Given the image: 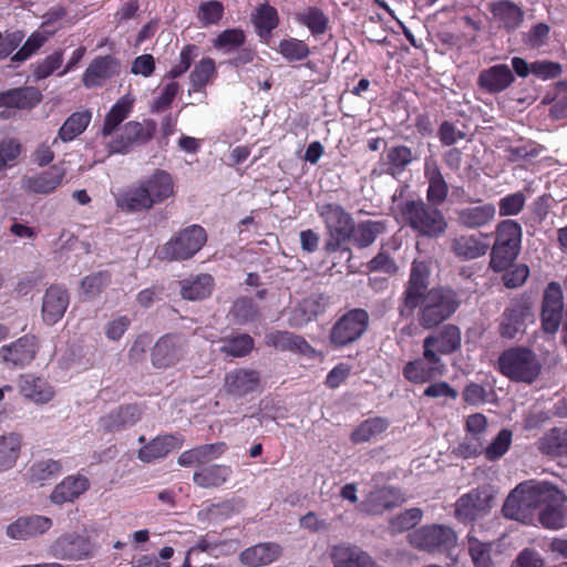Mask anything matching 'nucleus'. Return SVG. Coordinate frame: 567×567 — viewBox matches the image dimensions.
<instances>
[{
  "label": "nucleus",
  "instance_id": "052dcab7",
  "mask_svg": "<svg viewBox=\"0 0 567 567\" xmlns=\"http://www.w3.org/2000/svg\"><path fill=\"white\" fill-rule=\"evenodd\" d=\"M423 517V512L420 508H409L396 516L390 522V527L393 533H402L416 526Z\"/></svg>",
  "mask_w": 567,
  "mask_h": 567
},
{
  "label": "nucleus",
  "instance_id": "0eeeda50",
  "mask_svg": "<svg viewBox=\"0 0 567 567\" xmlns=\"http://www.w3.org/2000/svg\"><path fill=\"white\" fill-rule=\"evenodd\" d=\"M409 543L429 553L450 554L457 544L455 532L446 525H426L408 535Z\"/></svg>",
  "mask_w": 567,
  "mask_h": 567
},
{
  "label": "nucleus",
  "instance_id": "7c9ffc66",
  "mask_svg": "<svg viewBox=\"0 0 567 567\" xmlns=\"http://www.w3.org/2000/svg\"><path fill=\"white\" fill-rule=\"evenodd\" d=\"M228 63L237 69L239 78L248 84H251L255 78L258 79L266 72L256 52L249 48H239L236 55Z\"/></svg>",
  "mask_w": 567,
  "mask_h": 567
},
{
  "label": "nucleus",
  "instance_id": "ea45409f",
  "mask_svg": "<svg viewBox=\"0 0 567 567\" xmlns=\"http://www.w3.org/2000/svg\"><path fill=\"white\" fill-rule=\"evenodd\" d=\"M141 419V411L136 405H124L110 412L100 420V425L106 431L115 432L134 425Z\"/></svg>",
  "mask_w": 567,
  "mask_h": 567
},
{
  "label": "nucleus",
  "instance_id": "aec40b11",
  "mask_svg": "<svg viewBox=\"0 0 567 567\" xmlns=\"http://www.w3.org/2000/svg\"><path fill=\"white\" fill-rule=\"evenodd\" d=\"M66 174L63 165H52L48 169L22 179V188L29 194L48 195L62 184Z\"/></svg>",
  "mask_w": 567,
  "mask_h": 567
},
{
  "label": "nucleus",
  "instance_id": "f257e3e1",
  "mask_svg": "<svg viewBox=\"0 0 567 567\" xmlns=\"http://www.w3.org/2000/svg\"><path fill=\"white\" fill-rule=\"evenodd\" d=\"M566 496L554 484L546 481H526L518 484L507 496L503 506L506 517L528 523L534 514L548 529H560L566 525Z\"/></svg>",
  "mask_w": 567,
  "mask_h": 567
},
{
  "label": "nucleus",
  "instance_id": "4c0bfd02",
  "mask_svg": "<svg viewBox=\"0 0 567 567\" xmlns=\"http://www.w3.org/2000/svg\"><path fill=\"white\" fill-rule=\"evenodd\" d=\"M402 502H404V498L399 489L384 486L372 491L367 501L362 504V507L370 514H381L385 509L396 506Z\"/></svg>",
  "mask_w": 567,
  "mask_h": 567
},
{
  "label": "nucleus",
  "instance_id": "72a5a7b5",
  "mask_svg": "<svg viewBox=\"0 0 567 567\" xmlns=\"http://www.w3.org/2000/svg\"><path fill=\"white\" fill-rule=\"evenodd\" d=\"M486 239L487 235L482 233L461 235L453 240L452 249L460 258L476 259L487 252L489 244Z\"/></svg>",
  "mask_w": 567,
  "mask_h": 567
},
{
  "label": "nucleus",
  "instance_id": "dca6fc26",
  "mask_svg": "<svg viewBox=\"0 0 567 567\" xmlns=\"http://www.w3.org/2000/svg\"><path fill=\"white\" fill-rule=\"evenodd\" d=\"M39 351L38 339L34 336L25 334L14 342L0 348V359L13 368H24L29 365Z\"/></svg>",
  "mask_w": 567,
  "mask_h": 567
},
{
  "label": "nucleus",
  "instance_id": "1a4fd4ad",
  "mask_svg": "<svg viewBox=\"0 0 567 567\" xmlns=\"http://www.w3.org/2000/svg\"><path fill=\"white\" fill-rule=\"evenodd\" d=\"M369 315L363 309H352L332 327L330 341L334 347H344L357 341L367 330Z\"/></svg>",
  "mask_w": 567,
  "mask_h": 567
},
{
  "label": "nucleus",
  "instance_id": "423d86ee",
  "mask_svg": "<svg viewBox=\"0 0 567 567\" xmlns=\"http://www.w3.org/2000/svg\"><path fill=\"white\" fill-rule=\"evenodd\" d=\"M317 213L322 218L329 236L326 249L328 251L338 250L352 235L353 219L351 215L337 204L318 205Z\"/></svg>",
  "mask_w": 567,
  "mask_h": 567
},
{
  "label": "nucleus",
  "instance_id": "2eb2a0df",
  "mask_svg": "<svg viewBox=\"0 0 567 567\" xmlns=\"http://www.w3.org/2000/svg\"><path fill=\"white\" fill-rule=\"evenodd\" d=\"M492 496L486 489L475 488L462 495L455 503V517L462 523H471L486 515Z\"/></svg>",
  "mask_w": 567,
  "mask_h": 567
},
{
  "label": "nucleus",
  "instance_id": "58836bf2",
  "mask_svg": "<svg viewBox=\"0 0 567 567\" xmlns=\"http://www.w3.org/2000/svg\"><path fill=\"white\" fill-rule=\"evenodd\" d=\"M134 103L135 97L131 93L123 95L116 101L104 117L101 128L103 137L111 136L117 130L120 124L130 116Z\"/></svg>",
  "mask_w": 567,
  "mask_h": 567
},
{
  "label": "nucleus",
  "instance_id": "603ef678",
  "mask_svg": "<svg viewBox=\"0 0 567 567\" xmlns=\"http://www.w3.org/2000/svg\"><path fill=\"white\" fill-rule=\"evenodd\" d=\"M277 51L288 62L302 61L310 55L309 45L296 38L282 39L278 43Z\"/></svg>",
  "mask_w": 567,
  "mask_h": 567
},
{
  "label": "nucleus",
  "instance_id": "a211bd4d",
  "mask_svg": "<svg viewBox=\"0 0 567 567\" xmlns=\"http://www.w3.org/2000/svg\"><path fill=\"white\" fill-rule=\"evenodd\" d=\"M260 388V374L254 369L239 368L224 377L223 390L230 396L240 399Z\"/></svg>",
  "mask_w": 567,
  "mask_h": 567
},
{
  "label": "nucleus",
  "instance_id": "338daca9",
  "mask_svg": "<svg viewBox=\"0 0 567 567\" xmlns=\"http://www.w3.org/2000/svg\"><path fill=\"white\" fill-rule=\"evenodd\" d=\"M506 157L511 162H518L539 154L537 145L530 141H519L507 146Z\"/></svg>",
  "mask_w": 567,
  "mask_h": 567
},
{
  "label": "nucleus",
  "instance_id": "6ab92c4d",
  "mask_svg": "<svg viewBox=\"0 0 567 567\" xmlns=\"http://www.w3.org/2000/svg\"><path fill=\"white\" fill-rule=\"evenodd\" d=\"M17 385L20 394L35 405L48 404L55 396L53 384L49 380L33 373L19 375Z\"/></svg>",
  "mask_w": 567,
  "mask_h": 567
},
{
  "label": "nucleus",
  "instance_id": "b1692460",
  "mask_svg": "<svg viewBox=\"0 0 567 567\" xmlns=\"http://www.w3.org/2000/svg\"><path fill=\"white\" fill-rule=\"evenodd\" d=\"M90 480L82 474L68 475L54 486L50 501L59 506L73 503L90 488Z\"/></svg>",
  "mask_w": 567,
  "mask_h": 567
},
{
  "label": "nucleus",
  "instance_id": "bf43d9fd",
  "mask_svg": "<svg viewBox=\"0 0 567 567\" xmlns=\"http://www.w3.org/2000/svg\"><path fill=\"white\" fill-rule=\"evenodd\" d=\"M254 348V340L249 334H238L226 341L219 348L228 355L240 358L247 355Z\"/></svg>",
  "mask_w": 567,
  "mask_h": 567
},
{
  "label": "nucleus",
  "instance_id": "4468645a",
  "mask_svg": "<svg viewBox=\"0 0 567 567\" xmlns=\"http://www.w3.org/2000/svg\"><path fill=\"white\" fill-rule=\"evenodd\" d=\"M564 311V293L561 286L551 281L547 285L542 305V326L547 333H555L561 322Z\"/></svg>",
  "mask_w": 567,
  "mask_h": 567
},
{
  "label": "nucleus",
  "instance_id": "ddd939ff",
  "mask_svg": "<svg viewBox=\"0 0 567 567\" xmlns=\"http://www.w3.org/2000/svg\"><path fill=\"white\" fill-rule=\"evenodd\" d=\"M186 354V340L182 336L166 334L157 340L152 350V364L156 369H167Z\"/></svg>",
  "mask_w": 567,
  "mask_h": 567
},
{
  "label": "nucleus",
  "instance_id": "774afa93",
  "mask_svg": "<svg viewBox=\"0 0 567 567\" xmlns=\"http://www.w3.org/2000/svg\"><path fill=\"white\" fill-rule=\"evenodd\" d=\"M526 198L523 193L509 194L499 199L498 208L501 216H515L524 208Z\"/></svg>",
  "mask_w": 567,
  "mask_h": 567
},
{
  "label": "nucleus",
  "instance_id": "a18cd8bd",
  "mask_svg": "<svg viewBox=\"0 0 567 567\" xmlns=\"http://www.w3.org/2000/svg\"><path fill=\"white\" fill-rule=\"evenodd\" d=\"M214 288V279L210 275L202 274L181 281V293L187 300H200L208 297Z\"/></svg>",
  "mask_w": 567,
  "mask_h": 567
},
{
  "label": "nucleus",
  "instance_id": "c9c22d12",
  "mask_svg": "<svg viewBox=\"0 0 567 567\" xmlns=\"http://www.w3.org/2000/svg\"><path fill=\"white\" fill-rule=\"evenodd\" d=\"M491 13L498 25L507 31L518 29L524 21V11L509 0H499L491 3Z\"/></svg>",
  "mask_w": 567,
  "mask_h": 567
},
{
  "label": "nucleus",
  "instance_id": "e433bc0d",
  "mask_svg": "<svg viewBox=\"0 0 567 567\" xmlns=\"http://www.w3.org/2000/svg\"><path fill=\"white\" fill-rule=\"evenodd\" d=\"M281 554V548L275 543H261L241 551L240 563L247 567H261L275 561Z\"/></svg>",
  "mask_w": 567,
  "mask_h": 567
},
{
  "label": "nucleus",
  "instance_id": "f704fd0d",
  "mask_svg": "<svg viewBox=\"0 0 567 567\" xmlns=\"http://www.w3.org/2000/svg\"><path fill=\"white\" fill-rule=\"evenodd\" d=\"M457 221L471 229L481 228L492 223L496 215V208L491 203L472 205L457 210Z\"/></svg>",
  "mask_w": 567,
  "mask_h": 567
},
{
  "label": "nucleus",
  "instance_id": "a878e982",
  "mask_svg": "<svg viewBox=\"0 0 567 567\" xmlns=\"http://www.w3.org/2000/svg\"><path fill=\"white\" fill-rule=\"evenodd\" d=\"M515 76L507 64H496L481 71L477 84L487 93L496 94L508 89Z\"/></svg>",
  "mask_w": 567,
  "mask_h": 567
},
{
  "label": "nucleus",
  "instance_id": "6e6552de",
  "mask_svg": "<svg viewBox=\"0 0 567 567\" xmlns=\"http://www.w3.org/2000/svg\"><path fill=\"white\" fill-rule=\"evenodd\" d=\"M206 240L205 229L199 225H192L168 240L158 250V257L166 260L188 259L202 249Z\"/></svg>",
  "mask_w": 567,
  "mask_h": 567
},
{
  "label": "nucleus",
  "instance_id": "de8ad7c7",
  "mask_svg": "<svg viewBox=\"0 0 567 567\" xmlns=\"http://www.w3.org/2000/svg\"><path fill=\"white\" fill-rule=\"evenodd\" d=\"M389 427L386 419L375 416L363 421L351 434L353 443H364L379 437Z\"/></svg>",
  "mask_w": 567,
  "mask_h": 567
},
{
  "label": "nucleus",
  "instance_id": "f03ea898",
  "mask_svg": "<svg viewBox=\"0 0 567 567\" xmlns=\"http://www.w3.org/2000/svg\"><path fill=\"white\" fill-rule=\"evenodd\" d=\"M427 277L426 265L414 261L400 315L409 317L417 306H421L420 324L430 329L451 317L457 308V302L451 290L440 288L427 291Z\"/></svg>",
  "mask_w": 567,
  "mask_h": 567
},
{
  "label": "nucleus",
  "instance_id": "7ed1b4c3",
  "mask_svg": "<svg viewBox=\"0 0 567 567\" xmlns=\"http://www.w3.org/2000/svg\"><path fill=\"white\" fill-rule=\"evenodd\" d=\"M522 234L515 220L506 219L497 225L489 262L494 271H505L515 261L520 251Z\"/></svg>",
  "mask_w": 567,
  "mask_h": 567
},
{
  "label": "nucleus",
  "instance_id": "79ce46f5",
  "mask_svg": "<svg viewBox=\"0 0 567 567\" xmlns=\"http://www.w3.org/2000/svg\"><path fill=\"white\" fill-rule=\"evenodd\" d=\"M22 450V436L10 432L0 435V473L13 468L20 458Z\"/></svg>",
  "mask_w": 567,
  "mask_h": 567
},
{
  "label": "nucleus",
  "instance_id": "3c124183",
  "mask_svg": "<svg viewBox=\"0 0 567 567\" xmlns=\"http://www.w3.org/2000/svg\"><path fill=\"white\" fill-rule=\"evenodd\" d=\"M539 449L548 455H567V431L553 429L539 441Z\"/></svg>",
  "mask_w": 567,
  "mask_h": 567
},
{
  "label": "nucleus",
  "instance_id": "9b49d317",
  "mask_svg": "<svg viewBox=\"0 0 567 567\" xmlns=\"http://www.w3.org/2000/svg\"><path fill=\"white\" fill-rule=\"evenodd\" d=\"M535 316L527 299H516L505 309L499 324L502 337L513 339L533 323Z\"/></svg>",
  "mask_w": 567,
  "mask_h": 567
},
{
  "label": "nucleus",
  "instance_id": "9d476101",
  "mask_svg": "<svg viewBox=\"0 0 567 567\" xmlns=\"http://www.w3.org/2000/svg\"><path fill=\"white\" fill-rule=\"evenodd\" d=\"M462 333L458 327L445 324L442 329L427 336L423 340V354L436 362L440 354H450L461 348Z\"/></svg>",
  "mask_w": 567,
  "mask_h": 567
},
{
  "label": "nucleus",
  "instance_id": "13d9d810",
  "mask_svg": "<svg viewBox=\"0 0 567 567\" xmlns=\"http://www.w3.org/2000/svg\"><path fill=\"white\" fill-rule=\"evenodd\" d=\"M384 229L380 221L367 220L353 226V240L359 247H368L371 245Z\"/></svg>",
  "mask_w": 567,
  "mask_h": 567
},
{
  "label": "nucleus",
  "instance_id": "6e6d98bb",
  "mask_svg": "<svg viewBox=\"0 0 567 567\" xmlns=\"http://www.w3.org/2000/svg\"><path fill=\"white\" fill-rule=\"evenodd\" d=\"M55 32V29H44L33 32L23 47L13 55V61H24L29 59L38 49H40L48 39Z\"/></svg>",
  "mask_w": 567,
  "mask_h": 567
},
{
  "label": "nucleus",
  "instance_id": "f8f14e48",
  "mask_svg": "<svg viewBox=\"0 0 567 567\" xmlns=\"http://www.w3.org/2000/svg\"><path fill=\"white\" fill-rule=\"evenodd\" d=\"M93 553L90 540L78 533H65L59 536L49 547V554L62 560H81Z\"/></svg>",
  "mask_w": 567,
  "mask_h": 567
},
{
  "label": "nucleus",
  "instance_id": "680f3d73",
  "mask_svg": "<svg viewBox=\"0 0 567 567\" xmlns=\"http://www.w3.org/2000/svg\"><path fill=\"white\" fill-rule=\"evenodd\" d=\"M512 432L509 430H502L493 442L484 447L485 457L488 461H495L502 457L512 444Z\"/></svg>",
  "mask_w": 567,
  "mask_h": 567
},
{
  "label": "nucleus",
  "instance_id": "e2e57ef3",
  "mask_svg": "<svg viewBox=\"0 0 567 567\" xmlns=\"http://www.w3.org/2000/svg\"><path fill=\"white\" fill-rule=\"evenodd\" d=\"M110 282V277L106 272H96L86 276L81 282V293L86 299H92L97 296Z\"/></svg>",
  "mask_w": 567,
  "mask_h": 567
},
{
  "label": "nucleus",
  "instance_id": "69168bd1",
  "mask_svg": "<svg viewBox=\"0 0 567 567\" xmlns=\"http://www.w3.org/2000/svg\"><path fill=\"white\" fill-rule=\"evenodd\" d=\"M198 48L193 44L185 45L179 52V59L165 75V79H176L184 74L190 66L193 60L197 56Z\"/></svg>",
  "mask_w": 567,
  "mask_h": 567
},
{
  "label": "nucleus",
  "instance_id": "473e14b6",
  "mask_svg": "<svg viewBox=\"0 0 567 567\" xmlns=\"http://www.w3.org/2000/svg\"><path fill=\"white\" fill-rule=\"evenodd\" d=\"M266 342L279 350H289L308 358H316L318 352L300 336L288 331H274L266 336Z\"/></svg>",
  "mask_w": 567,
  "mask_h": 567
},
{
  "label": "nucleus",
  "instance_id": "393cba45",
  "mask_svg": "<svg viewBox=\"0 0 567 567\" xmlns=\"http://www.w3.org/2000/svg\"><path fill=\"white\" fill-rule=\"evenodd\" d=\"M445 372V364L441 359L436 362L429 358H422L409 361L403 368V377L412 383L421 384L430 382L431 380L443 375Z\"/></svg>",
  "mask_w": 567,
  "mask_h": 567
},
{
  "label": "nucleus",
  "instance_id": "0e129e2a",
  "mask_svg": "<svg viewBox=\"0 0 567 567\" xmlns=\"http://www.w3.org/2000/svg\"><path fill=\"white\" fill-rule=\"evenodd\" d=\"M468 550L475 567H491V544L468 536Z\"/></svg>",
  "mask_w": 567,
  "mask_h": 567
},
{
  "label": "nucleus",
  "instance_id": "4be33fe9",
  "mask_svg": "<svg viewBox=\"0 0 567 567\" xmlns=\"http://www.w3.org/2000/svg\"><path fill=\"white\" fill-rule=\"evenodd\" d=\"M330 558L333 567H379L371 555L362 548L350 544L332 546Z\"/></svg>",
  "mask_w": 567,
  "mask_h": 567
},
{
  "label": "nucleus",
  "instance_id": "c756f323",
  "mask_svg": "<svg viewBox=\"0 0 567 567\" xmlns=\"http://www.w3.org/2000/svg\"><path fill=\"white\" fill-rule=\"evenodd\" d=\"M118 72L120 63L116 59L110 55L96 58L86 68L83 74V84L86 87L100 86Z\"/></svg>",
  "mask_w": 567,
  "mask_h": 567
},
{
  "label": "nucleus",
  "instance_id": "c03bdc74",
  "mask_svg": "<svg viewBox=\"0 0 567 567\" xmlns=\"http://www.w3.org/2000/svg\"><path fill=\"white\" fill-rule=\"evenodd\" d=\"M63 471L62 462L59 460L47 458L35 461L28 468L25 476L30 484L43 486Z\"/></svg>",
  "mask_w": 567,
  "mask_h": 567
},
{
  "label": "nucleus",
  "instance_id": "09e8293b",
  "mask_svg": "<svg viewBox=\"0 0 567 567\" xmlns=\"http://www.w3.org/2000/svg\"><path fill=\"white\" fill-rule=\"evenodd\" d=\"M386 173L396 176L413 161L412 151L404 145L393 146L385 151L384 155Z\"/></svg>",
  "mask_w": 567,
  "mask_h": 567
},
{
  "label": "nucleus",
  "instance_id": "2f4dec72",
  "mask_svg": "<svg viewBox=\"0 0 567 567\" xmlns=\"http://www.w3.org/2000/svg\"><path fill=\"white\" fill-rule=\"evenodd\" d=\"M116 207L127 213L150 210L153 205L138 182L114 195Z\"/></svg>",
  "mask_w": 567,
  "mask_h": 567
},
{
  "label": "nucleus",
  "instance_id": "cd10ccee",
  "mask_svg": "<svg viewBox=\"0 0 567 567\" xmlns=\"http://www.w3.org/2000/svg\"><path fill=\"white\" fill-rule=\"evenodd\" d=\"M424 176L429 183L427 200L433 205L443 204L449 194V185L433 156L426 157L424 161Z\"/></svg>",
  "mask_w": 567,
  "mask_h": 567
},
{
  "label": "nucleus",
  "instance_id": "f3484780",
  "mask_svg": "<svg viewBox=\"0 0 567 567\" xmlns=\"http://www.w3.org/2000/svg\"><path fill=\"white\" fill-rule=\"evenodd\" d=\"M153 134V127H147L140 122L130 121L124 124L118 134L107 142L110 154H126L134 145L147 142Z\"/></svg>",
  "mask_w": 567,
  "mask_h": 567
},
{
  "label": "nucleus",
  "instance_id": "5fc2aeb1",
  "mask_svg": "<svg viewBox=\"0 0 567 567\" xmlns=\"http://www.w3.org/2000/svg\"><path fill=\"white\" fill-rule=\"evenodd\" d=\"M278 22L277 10L268 4L260 6L254 16V24L261 38L268 37Z\"/></svg>",
  "mask_w": 567,
  "mask_h": 567
},
{
  "label": "nucleus",
  "instance_id": "39448f33",
  "mask_svg": "<svg viewBox=\"0 0 567 567\" xmlns=\"http://www.w3.org/2000/svg\"><path fill=\"white\" fill-rule=\"evenodd\" d=\"M498 369L513 381L532 383L540 372V364L530 350L513 348L501 354Z\"/></svg>",
  "mask_w": 567,
  "mask_h": 567
},
{
  "label": "nucleus",
  "instance_id": "20e7f679",
  "mask_svg": "<svg viewBox=\"0 0 567 567\" xmlns=\"http://www.w3.org/2000/svg\"><path fill=\"white\" fill-rule=\"evenodd\" d=\"M400 213L402 219L423 236L436 237L447 226L442 212L423 200H406L401 205Z\"/></svg>",
  "mask_w": 567,
  "mask_h": 567
},
{
  "label": "nucleus",
  "instance_id": "864d4df0",
  "mask_svg": "<svg viewBox=\"0 0 567 567\" xmlns=\"http://www.w3.org/2000/svg\"><path fill=\"white\" fill-rule=\"evenodd\" d=\"M245 41L246 35L241 29H226L213 40V47L224 53H230L241 48Z\"/></svg>",
  "mask_w": 567,
  "mask_h": 567
},
{
  "label": "nucleus",
  "instance_id": "49530a36",
  "mask_svg": "<svg viewBox=\"0 0 567 567\" xmlns=\"http://www.w3.org/2000/svg\"><path fill=\"white\" fill-rule=\"evenodd\" d=\"M231 473L230 466L214 464L198 468L193 478L199 487H218L228 481Z\"/></svg>",
  "mask_w": 567,
  "mask_h": 567
},
{
  "label": "nucleus",
  "instance_id": "bb28decb",
  "mask_svg": "<svg viewBox=\"0 0 567 567\" xmlns=\"http://www.w3.org/2000/svg\"><path fill=\"white\" fill-rule=\"evenodd\" d=\"M183 443L184 439L178 434L158 435L138 450L137 457L144 463H151L181 449Z\"/></svg>",
  "mask_w": 567,
  "mask_h": 567
},
{
  "label": "nucleus",
  "instance_id": "37998d69",
  "mask_svg": "<svg viewBox=\"0 0 567 567\" xmlns=\"http://www.w3.org/2000/svg\"><path fill=\"white\" fill-rule=\"evenodd\" d=\"M92 120V112L83 110L71 114L59 128L56 137L53 140L54 145L59 140L68 143L81 135Z\"/></svg>",
  "mask_w": 567,
  "mask_h": 567
},
{
  "label": "nucleus",
  "instance_id": "4d7b16f0",
  "mask_svg": "<svg viewBox=\"0 0 567 567\" xmlns=\"http://www.w3.org/2000/svg\"><path fill=\"white\" fill-rule=\"evenodd\" d=\"M298 21L307 27L313 35H320L327 31L328 18L316 7H310L300 12Z\"/></svg>",
  "mask_w": 567,
  "mask_h": 567
},
{
  "label": "nucleus",
  "instance_id": "8fccbe9b",
  "mask_svg": "<svg viewBox=\"0 0 567 567\" xmlns=\"http://www.w3.org/2000/svg\"><path fill=\"white\" fill-rule=\"evenodd\" d=\"M216 63L212 58H203L198 61L190 73V89L193 91L203 90L216 78Z\"/></svg>",
  "mask_w": 567,
  "mask_h": 567
},
{
  "label": "nucleus",
  "instance_id": "a19ab883",
  "mask_svg": "<svg viewBox=\"0 0 567 567\" xmlns=\"http://www.w3.org/2000/svg\"><path fill=\"white\" fill-rule=\"evenodd\" d=\"M41 100V94L34 87H19L0 93V107L31 109Z\"/></svg>",
  "mask_w": 567,
  "mask_h": 567
},
{
  "label": "nucleus",
  "instance_id": "c85d7f7f",
  "mask_svg": "<svg viewBox=\"0 0 567 567\" xmlns=\"http://www.w3.org/2000/svg\"><path fill=\"white\" fill-rule=\"evenodd\" d=\"M152 205L155 206L175 193V184L171 174L165 171L157 169L152 175L140 181Z\"/></svg>",
  "mask_w": 567,
  "mask_h": 567
},
{
  "label": "nucleus",
  "instance_id": "412c9836",
  "mask_svg": "<svg viewBox=\"0 0 567 567\" xmlns=\"http://www.w3.org/2000/svg\"><path fill=\"white\" fill-rule=\"evenodd\" d=\"M53 526L50 517L43 515H30L19 517L7 526L6 534L16 540H27L45 534Z\"/></svg>",
  "mask_w": 567,
  "mask_h": 567
},
{
  "label": "nucleus",
  "instance_id": "5701e85b",
  "mask_svg": "<svg viewBox=\"0 0 567 567\" xmlns=\"http://www.w3.org/2000/svg\"><path fill=\"white\" fill-rule=\"evenodd\" d=\"M70 303L68 291L58 285L50 286L42 298V319L47 324L60 321Z\"/></svg>",
  "mask_w": 567,
  "mask_h": 567
}]
</instances>
